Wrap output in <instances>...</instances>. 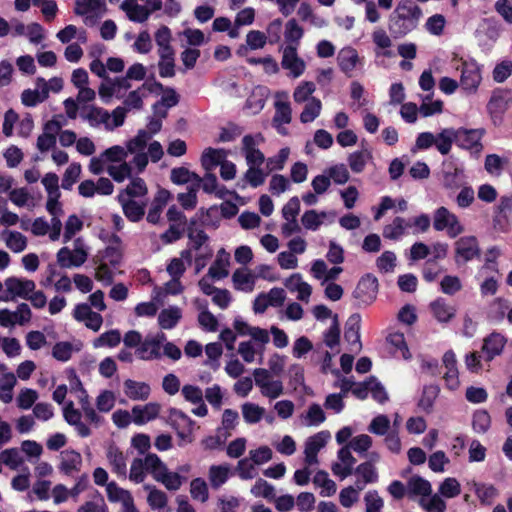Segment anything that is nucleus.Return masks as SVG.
Returning <instances> with one entry per match:
<instances>
[{"mask_svg":"<svg viewBox=\"0 0 512 512\" xmlns=\"http://www.w3.org/2000/svg\"><path fill=\"white\" fill-rule=\"evenodd\" d=\"M135 354L141 360L159 359L161 357L160 341L152 337H146L136 349Z\"/></svg>","mask_w":512,"mask_h":512,"instance_id":"obj_19","label":"nucleus"},{"mask_svg":"<svg viewBox=\"0 0 512 512\" xmlns=\"http://www.w3.org/2000/svg\"><path fill=\"white\" fill-rule=\"evenodd\" d=\"M396 255L392 251H385L376 261L377 268L381 272H392L396 266Z\"/></svg>","mask_w":512,"mask_h":512,"instance_id":"obj_64","label":"nucleus"},{"mask_svg":"<svg viewBox=\"0 0 512 512\" xmlns=\"http://www.w3.org/2000/svg\"><path fill=\"white\" fill-rule=\"evenodd\" d=\"M355 473L362 478V480L357 479L355 482V486L358 490H363L366 484L374 483L378 479L377 471L370 461H366L358 465L355 469Z\"/></svg>","mask_w":512,"mask_h":512,"instance_id":"obj_23","label":"nucleus"},{"mask_svg":"<svg viewBox=\"0 0 512 512\" xmlns=\"http://www.w3.org/2000/svg\"><path fill=\"white\" fill-rule=\"evenodd\" d=\"M433 94L434 92L428 93L421 98V105L418 107V114L423 117L437 115L443 111V101L441 99H434Z\"/></svg>","mask_w":512,"mask_h":512,"instance_id":"obj_25","label":"nucleus"},{"mask_svg":"<svg viewBox=\"0 0 512 512\" xmlns=\"http://www.w3.org/2000/svg\"><path fill=\"white\" fill-rule=\"evenodd\" d=\"M6 292L9 295L5 297H0L2 301H10L14 300L16 297H20L22 299H28L29 294L32 293L36 284L33 280L17 278V277H8L5 280Z\"/></svg>","mask_w":512,"mask_h":512,"instance_id":"obj_6","label":"nucleus"},{"mask_svg":"<svg viewBox=\"0 0 512 512\" xmlns=\"http://www.w3.org/2000/svg\"><path fill=\"white\" fill-rule=\"evenodd\" d=\"M361 316L354 313L349 316L345 324L344 339L349 344V350L358 353L362 349L360 340Z\"/></svg>","mask_w":512,"mask_h":512,"instance_id":"obj_8","label":"nucleus"},{"mask_svg":"<svg viewBox=\"0 0 512 512\" xmlns=\"http://www.w3.org/2000/svg\"><path fill=\"white\" fill-rule=\"evenodd\" d=\"M232 281L236 290L251 292L254 287V279L250 273H245L241 269L234 271Z\"/></svg>","mask_w":512,"mask_h":512,"instance_id":"obj_37","label":"nucleus"},{"mask_svg":"<svg viewBox=\"0 0 512 512\" xmlns=\"http://www.w3.org/2000/svg\"><path fill=\"white\" fill-rule=\"evenodd\" d=\"M457 133L453 128L443 129L437 136L435 145L442 155L450 152L452 144L456 143Z\"/></svg>","mask_w":512,"mask_h":512,"instance_id":"obj_32","label":"nucleus"},{"mask_svg":"<svg viewBox=\"0 0 512 512\" xmlns=\"http://www.w3.org/2000/svg\"><path fill=\"white\" fill-rule=\"evenodd\" d=\"M507 339L498 332H493L483 339L481 352L486 362L492 361L499 356L506 345Z\"/></svg>","mask_w":512,"mask_h":512,"instance_id":"obj_9","label":"nucleus"},{"mask_svg":"<svg viewBox=\"0 0 512 512\" xmlns=\"http://www.w3.org/2000/svg\"><path fill=\"white\" fill-rule=\"evenodd\" d=\"M420 505L427 512H444L446 509L444 500L438 494L421 497Z\"/></svg>","mask_w":512,"mask_h":512,"instance_id":"obj_43","label":"nucleus"},{"mask_svg":"<svg viewBox=\"0 0 512 512\" xmlns=\"http://www.w3.org/2000/svg\"><path fill=\"white\" fill-rule=\"evenodd\" d=\"M181 317V310L178 307H169L159 313L158 323L162 329L170 330L178 324Z\"/></svg>","mask_w":512,"mask_h":512,"instance_id":"obj_30","label":"nucleus"},{"mask_svg":"<svg viewBox=\"0 0 512 512\" xmlns=\"http://www.w3.org/2000/svg\"><path fill=\"white\" fill-rule=\"evenodd\" d=\"M118 201L122 206L123 214L130 222H139L145 215L146 203H138L133 198L127 199L122 193L118 195Z\"/></svg>","mask_w":512,"mask_h":512,"instance_id":"obj_16","label":"nucleus"},{"mask_svg":"<svg viewBox=\"0 0 512 512\" xmlns=\"http://www.w3.org/2000/svg\"><path fill=\"white\" fill-rule=\"evenodd\" d=\"M38 398V393L34 389L24 388L17 397V406L20 409H30Z\"/></svg>","mask_w":512,"mask_h":512,"instance_id":"obj_57","label":"nucleus"},{"mask_svg":"<svg viewBox=\"0 0 512 512\" xmlns=\"http://www.w3.org/2000/svg\"><path fill=\"white\" fill-rule=\"evenodd\" d=\"M121 193L126 194L130 198L144 197L148 193V188L142 178L135 177Z\"/></svg>","mask_w":512,"mask_h":512,"instance_id":"obj_45","label":"nucleus"},{"mask_svg":"<svg viewBox=\"0 0 512 512\" xmlns=\"http://www.w3.org/2000/svg\"><path fill=\"white\" fill-rule=\"evenodd\" d=\"M315 91V84L310 81L301 83L293 93L294 101L297 103L306 102Z\"/></svg>","mask_w":512,"mask_h":512,"instance_id":"obj_63","label":"nucleus"},{"mask_svg":"<svg viewBox=\"0 0 512 512\" xmlns=\"http://www.w3.org/2000/svg\"><path fill=\"white\" fill-rule=\"evenodd\" d=\"M281 66L285 70H289L294 78L300 77L306 68V64L297 54V47L293 44H287L283 50Z\"/></svg>","mask_w":512,"mask_h":512,"instance_id":"obj_7","label":"nucleus"},{"mask_svg":"<svg viewBox=\"0 0 512 512\" xmlns=\"http://www.w3.org/2000/svg\"><path fill=\"white\" fill-rule=\"evenodd\" d=\"M6 245L13 252L20 253L27 247V238L20 232L11 231L6 238Z\"/></svg>","mask_w":512,"mask_h":512,"instance_id":"obj_55","label":"nucleus"},{"mask_svg":"<svg viewBox=\"0 0 512 512\" xmlns=\"http://www.w3.org/2000/svg\"><path fill=\"white\" fill-rule=\"evenodd\" d=\"M121 342V334L117 329H112L102 333L98 338H96L93 342V346L95 348L98 347H116Z\"/></svg>","mask_w":512,"mask_h":512,"instance_id":"obj_40","label":"nucleus"},{"mask_svg":"<svg viewBox=\"0 0 512 512\" xmlns=\"http://www.w3.org/2000/svg\"><path fill=\"white\" fill-rule=\"evenodd\" d=\"M491 424V418L487 411L477 410L473 415L472 426L475 432L485 433Z\"/></svg>","mask_w":512,"mask_h":512,"instance_id":"obj_56","label":"nucleus"},{"mask_svg":"<svg viewBox=\"0 0 512 512\" xmlns=\"http://www.w3.org/2000/svg\"><path fill=\"white\" fill-rule=\"evenodd\" d=\"M358 60V52L352 47H345L341 49L337 56L339 68L345 74H349L355 69Z\"/></svg>","mask_w":512,"mask_h":512,"instance_id":"obj_21","label":"nucleus"},{"mask_svg":"<svg viewBox=\"0 0 512 512\" xmlns=\"http://www.w3.org/2000/svg\"><path fill=\"white\" fill-rule=\"evenodd\" d=\"M433 316L439 322H449L456 314L454 306L449 305L443 299H437L430 304Z\"/></svg>","mask_w":512,"mask_h":512,"instance_id":"obj_26","label":"nucleus"},{"mask_svg":"<svg viewBox=\"0 0 512 512\" xmlns=\"http://www.w3.org/2000/svg\"><path fill=\"white\" fill-rule=\"evenodd\" d=\"M107 458L112 466L113 473L119 477H126V460L123 453L115 446H110L107 451Z\"/></svg>","mask_w":512,"mask_h":512,"instance_id":"obj_28","label":"nucleus"},{"mask_svg":"<svg viewBox=\"0 0 512 512\" xmlns=\"http://www.w3.org/2000/svg\"><path fill=\"white\" fill-rule=\"evenodd\" d=\"M121 8L126 11L129 20L133 22L143 23L151 14V10H148L147 7L139 4H128L127 1L121 4Z\"/></svg>","mask_w":512,"mask_h":512,"instance_id":"obj_34","label":"nucleus"},{"mask_svg":"<svg viewBox=\"0 0 512 512\" xmlns=\"http://www.w3.org/2000/svg\"><path fill=\"white\" fill-rule=\"evenodd\" d=\"M325 216V212L318 214L316 210H308L302 215L301 222L306 229L315 231L321 226V218Z\"/></svg>","mask_w":512,"mask_h":512,"instance_id":"obj_54","label":"nucleus"},{"mask_svg":"<svg viewBox=\"0 0 512 512\" xmlns=\"http://www.w3.org/2000/svg\"><path fill=\"white\" fill-rule=\"evenodd\" d=\"M386 340L394 348L393 354L396 357H402L405 360L412 358L403 332L390 333Z\"/></svg>","mask_w":512,"mask_h":512,"instance_id":"obj_24","label":"nucleus"},{"mask_svg":"<svg viewBox=\"0 0 512 512\" xmlns=\"http://www.w3.org/2000/svg\"><path fill=\"white\" fill-rule=\"evenodd\" d=\"M304 35L303 28L298 24L296 19L292 18L285 24L284 37L288 44L298 47L301 38Z\"/></svg>","mask_w":512,"mask_h":512,"instance_id":"obj_36","label":"nucleus"},{"mask_svg":"<svg viewBox=\"0 0 512 512\" xmlns=\"http://www.w3.org/2000/svg\"><path fill=\"white\" fill-rule=\"evenodd\" d=\"M242 414L247 423L254 424L261 420L264 409L253 403H245L242 405Z\"/></svg>","mask_w":512,"mask_h":512,"instance_id":"obj_53","label":"nucleus"},{"mask_svg":"<svg viewBox=\"0 0 512 512\" xmlns=\"http://www.w3.org/2000/svg\"><path fill=\"white\" fill-rule=\"evenodd\" d=\"M455 251V258L457 263H464L472 260L479 253V247L476 238L473 236L461 237L455 243Z\"/></svg>","mask_w":512,"mask_h":512,"instance_id":"obj_13","label":"nucleus"},{"mask_svg":"<svg viewBox=\"0 0 512 512\" xmlns=\"http://www.w3.org/2000/svg\"><path fill=\"white\" fill-rule=\"evenodd\" d=\"M512 103V92L509 89H495L487 104V109L494 123L501 121Z\"/></svg>","mask_w":512,"mask_h":512,"instance_id":"obj_4","label":"nucleus"},{"mask_svg":"<svg viewBox=\"0 0 512 512\" xmlns=\"http://www.w3.org/2000/svg\"><path fill=\"white\" fill-rule=\"evenodd\" d=\"M144 466L147 472H150L154 479L160 472L166 470V465L161 461L159 456L154 453H148L143 459Z\"/></svg>","mask_w":512,"mask_h":512,"instance_id":"obj_51","label":"nucleus"},{"mask_svg":"<svg viewBox=\"0 0 512 512\" xmlns=\"http://www.w3.org/2000/svg\"><path fill=\"white\" fill-rule=\"evenodd\" d=\"M160 412V405L157 403H148L144 406H134L132 408L133 422L137 425H143L146 422L155 419Z\"/></svg>","mask_w":512,"mask_h":512,"instance_id":"obj_18","label":"nucleus"},{"mask_svg":"<svg viewBox=\"0 0 512 512\" xmlns=\"http://www.w3.org/2000/svg\"><path fill=\"white\" fill-rule=\"evenodd\" d=\"M125 394L132 400H147L150 396V386L145 382L127 379L124 382Z\"/></svg>","mask_w":512,"mask_h":512,"instance_id":"obj_22","label":"nucleus"},{"mask_svg":"<svg viewBox=\"0 0 512 512\" xmlns=\"http://www.w3.org/2000/svg\"><path fill=\"white\" fill-rule=\"evenodd\" d=\"M329 436L327 431H321L308 438L304 450L307 465L318 463V452L326 445Z\"/></svg>","mask_w":512,"mask_h":512,"instance_id":"obj_12","label":"nucleus"},{"mask_svg":"<svg viewBox=\"0 0 512 512\" xmlns=\"http://www.w3.org/2000/svg\"><path fill=\"white\" fill-rule=\"evenodd\" d=\"M371 158V152L367 149L353 152L348 157V163L351 170L360 173L364 170L367 159Z\"/></svg>","mask_w":512,"mask_h":512,"instance_id":"obj_41","label":"nucleus"},{"mask_svg":"<svg viewBox=\"0 0 512 512\" xmlns=\"http://www.w3.org/2000/svg\"><path fill=\"white\" fill-rule=\"evenodd\" d=\"M226 157V153L223 149L206 148L201 155L202 167L209 171L216 166L220 165Z\"/></svg>","mask_w":512,"mask_h":512,"instance_id":"obj_27","label":"nucleus"},{"mask_svg":"<svg viewBox=\"0 0 512 512\" xmlns=\"http://www.w3.org/2000/svg\"><path fill=\"white\" fill-rule=\"evenodd\" d=\"M321 108V101L314 97L311 98L300 114V121L302 123H310L314 121L319 116Z\"/></svg>","mask_w":512,"mask_h":512,"instance_id":"obj_39","label":"nucleus"},{"mask_svg":"<svg viewBox=\"0 0 512 512\" xmlns=\"http://www.w3.org/2000/svg\"><path fill=\"white\" fill-rule=\"evenodd\" d=\"M456 144L464 149L471 150L475 153H479L482 149L480 140L482 138V132L478 129H457Z\"/></svg>","mask_w":512,"mask_h":512,"instance_id":"obj_14","label":"nucleus"},{"mask_svg":"<svg viewBox=\"0 0 512 512\" xmlns=\"http://www.w3.org/2000/svg\"><path fill=\"white\" fill-rule=\"evenodd\" d=\"M156 481L165 485L168 490H178L182 485L181 476L175 472H169L167 469L160 472L155 478Z\"/></svg>","mask_w":512,"mask_h":512,"instance_id":"obj_49","label":"nucleus"},{"mask_svg":"<svg viewBox=\"0 0 512 512\" xmlns=\"http://www.w3.org/2000/svg\"><path fill=\"white\" fill-rule=\"evenodd\" d=\"M229 476V469L225 466L219 465H213L209 469V479L211 486L214 489L219 488L222 486L227 480Z\"/></svg>","mask_w":512,"mask_h":512,"instance_id":"obj_44","label":"nucleus"},{"mask_svg":"<svg viewBox=\"0 0 512 512\" xmlns=\"http://www.w3.org/2000/svg\"><path fill=\"white\" fill-rule=\"evenodd\" d=\"M81 174V165L79 163H72L65 171L61 187L64 190L72 189L73 185L77 182Z\"/></svg>","mask_w":512,"mask_h":512,"instance_id":"obj_52","label":"nucleus"},{"mask_svg":"<svg viewBox=\"0 0 512 512\" xmlns=\"http://www.w3.org/2000/svg\"><path fill=\"white\" fill-rule=\"evenodd\" d=\"M446 20L441 14H435L429 17L424 25V28L432 35L439 36L442 34Z\"/></svg>","mask_w":512,"mask_h":512,"instance_id":"obj_61","label":"nucleus"},{"mask_svg":"<svg viewBox=\"0 0 512 512\" xmlns=\"http://www.w3.org/2000/svg\"><path fill=\"white\" fill-rule=\"evenodd\" d=\"M433 227L436 231H446L451 238H455L463 232V226L457 216L445 207H440L435 211Z\"/></svg>","mask_w":512,"mask_h":512,"instance_id":"obj_3","label":"nucleus"},{"mask_svg":"<svg viewBox=\"0 0 512 512\" xmlns=\"http://www.w3.org/2000/svg\"><path fill=\"white\" fill-rule=\"evenodd\" d=\"M276 112L273 117V122L279 124H289L291 122V107L287 102H276Z\"/></svg>","mask_w":512,"mask_h":512,"instance_id":"obj_58","label":"nucleus"},{"mask_svg":"<svg viewBox=\"0 0 512 512\" xmlns=\"http://www.w3.org/2000/svg\"><path fill=\"white\" fill-rule=\"evenodd\" d=\"M229 265V254L222 248L218 252V257L215 262L210 266L208 274L214 279H222L228 276L229 272L227 266Z\"/></svg>","mask_w":512,"mask_h":512,"instance_id":"obj_29","label":"nucleus"},{"mask_svg":"<svg viewBox=\"0 0 512 512\" xmlns=\"http://www.w3.org/2000/svg\"><path fill=\"white\" fill-rule=\"evenodd\" d=\"M190 493L194 500H199L202 503L206 502L209 498L208 486L204 479L195 478L190 483Z\"/></svg>","mask_w":512,"mask_h":512,"instance_id":"obj_46","label":"nucleus"},{"mask_svg":"<svg viewBox=\"0 0 512 512\" xmlns=\"http://www.w3.org/2000/svg\"><path fill=\"white\" fill-rule=\"evenodd\" d=\"M416 26V5L412 0H401L390 15L389 31L394 37H402Z\"/></svg>","mask_w":512,"mask_h":512,"instance_id":"obj_1","label":"nucleus"},{"mask_svg":"<svg viewBox=\"0 0 512 512\" xmlns=\"http://www.w3.org/2000/svg\"><path fill=\"white\" fill-rule=\"evenodd\" d=\"M79 398V404L81 406L82 411L85 414V417L88 421L94 424H99L102 420L101 416H99L95 409L93 408L90 400L89 395L86 390L82 391V395L78 396Z\"/></svg>","mask_w":512,"mask_h":512,"instance_id":"obj_42","label":"nucleus"},{"mask_svg":"<svg viewBox=\"0 0 512 512\" xmlns=\"http://www.w3.org/2000/svg\"><path fill=\"white\" fill-rule=\"evenodd\" d=\"M439 492L446 498H454L461 492L460 484L455 478H446L441 483Z\"/></svg>","mask_w":512,"mask_h":512,"instance_id":"obj_60","label":"nucleus"},{"mask_svg":"<svg viewBox=\"0 0 512 512\" xmlns=\"http://www.w3.org/2000/svg\"><path fill=\"white\" fill-rule=\"evenodd\" d=\"M455 69L460 71V87L466 93H476L482 81L481 68L478 63L475 60L460 59L459 63L455 65Z\"/></svg>","mask_w":512,"mask_h":512,"instance_id":"obj_2","label":"nucleus"},{"mask_svg":"<svg viewBox=\"0 0 512 512\" xmlns=\"http://www.w3.org/2000/svg\"><path fill=\"white\" fill-rule=\"evenodd\" d=\"M82 228L83 222L80 218L75 214L70 215L65 223L64 242L71 240Z\"/></svg>","mask_w":512,"mask_h":512,"instance_id":"obj_59","label":"nucleus"},{"mask_svg":"<svg viewBox=\"0 0 512 512\" xmlns=\"http://www.w3.org/2000/svg\"><path fill=\"white\" fill-rule=\"evenodd\" d=\"M442 361L446 370L443 376L446 382V386L450 390H455L458 388L460 384L459 373L457 368V359L455 353L451 350L447 351L443 355Z\"/></svg>","mask_w":512,"mask_h":512,"instance_id":"obj_15","label":"nucleus"},{"mask_svg":"<svg viewBox=\"0 0 512 512\" xmlns=\"http://www.w3.org/2000/svg\"><path fill=\"white\" fill-rule=\"evenodd\" d=\"M440 392L437 384L426 385L423 388L422 396L419 405L426 411H431L434 402L436 401Z\"/></svg>","mask_w":512,"mask_h":512,"instance_id":"obj_38","label":"nucleus"},{"mask_svg":"<svg viewBox=\"0 0 512 512\" xmlns=\"http://www.w3.org/2000/svg\"><path fill=\"white\" fill-rule=\"evenodd\" d=\"M243 132V129L233 123L230 122L227 127L221 128V132L219 134V137L217 139V142H232L234 141L238 136H240Z\"/></svg>","mask_w":512,"mask_h":512,"instance_id":"obj_62","label":"nucleus"},{"mask_svg":"<svg viewBox=\"0 0 512 512\" xmlns=\"http://www.w3.org/2000/svg\"><path fill=\"white\" fill-rule=\"evenodd\" d=\"M512 75V61L509 59L497 63L492 71V78L496 83L505 82Z\"/></svg>","mask_w":512,"mask_h":512,"instance_id":"obj_48","label":"nucleus"},{"mask_svg":"<svg viewBox=\"0 0 512 512\" xmlns=\"http://www.w3.org/2000/svg\"><path fill=\"white\" fill-rule=\"evenodd\" d=\"M102 0H76L74 13L76 15L84 16L88 13L95 12L104 6Z\"/></svg>","mask_w":512,"mask_h":512,"instance_id":"obj_50","label":"nucleus"},{"mask_svg":"<svg viewBox=\"0 0 512 512\" xmlns=\"http://www.w3.org/2000/svg\"><path fill=\"white\" fill-rule=\"evenodd\" d=\"M170 179L174 184L183 185L190 181L196 182L200 186L202 178L195 172H191L186 167H176L171 170Z\"/></svg>","mask_w":512,"mask_h":512,"instance_id":"obj_31","label":"nucleus"},{"mask_svg":"<svg viewBox=\"0 0 512 512\" xmlns=\"http://www.w3.org/2000/svg\"><path fill=\"white\" fill-rule=\"evenodd\" d=\"M444 185L447 188H459L464 184L465 175L464 169L458 166H450L444 172Z\"/></svg>","mask_w":512,"mask_h":512,"instance_id":"obj_35","label":"nucleus"},{"mask_svg":"<svg viewBox=\"0 0 512 512\" xmlns=\"http://www.w3.org/2000/svg\"><path fill=\"white\" fill-rule=\"evenodd\" d=\"M340 324L338 315L335 314L332 317V324L329 329L324 333V342L327 347L334 348L340 342Z\"/></svg>","mask_w":512,"mask_h":512,"instance_id":"obj_47","label":"nucleus"},{"mask_svg":"<svg viewBox=\"0 0 512 512\" xmlns=\"http://www.w3.org/2000/svg\"><path fill=\"white\" fill-rule=\"evenodd\" d=\"M313 483L322 488L320 495L323 497H329L336 493V483L329 478L328 473L324 470L316 472Z\"/></svg>","mask_w":512,"mask_h":512,"instance_id":"obj_33","label":"nucleus"},{"mask_svg":"<svg viewBox=\"0 0 512 512\" xmlns=\"http://www.w3.org/2000/svg\"><path fill=\"white\" fill-rule=\"evenodd\" d=\"M378 293V280L371 274L363 275L353 291V297L365 305L372 304Z\"/></svg>","mask_w":512,"mask_h":512,"instance_id":"obj_5","label":"nucleus"},{"mask_svg":"<svg viewBox=\"0 0 512 512\" xmlns=\"http://www.w3.org/2000/svg\"><path fill=\"white\" fill-rule=\"evenodd\" d=\"M60 471L65 475H71L75 471H79L82 464V456L75 450H66L61 452Z\"/></svg>","mask_w":512,"mask_h":512,"instance_id":"obj_20","label":"nucleus"},{"mask_svg":"<svg viewBox=\"0 0 512 512\" xmlns=\"http://www.w3.org/2000/svg\"><path fill=\"white\" fill-rule=\"evenodd\" d=\"M57 263L61 268L80 267L87 260V252L83 248L71 251L68 247H62L57 252Z\"/></svg>","mask_w":512,"mask_h":512,"instance_id":"obj_10","label":"nucleus"},{"mask_svg":"<svg viewBox=\"0 0 512 512\" xmlns=\"http://www.w3.org/2000/svg\"><path fill=\"white\" fill-rule=\"evenodd\" d=\"M448 254V244L435 242L431 245L418 242V260L426 259L432 261H441Z\"/></svg>","mask_w":512,"mask_h":512,"instance_id":"obj_17","label":"nucleus"},{"mask_svg":"<svg viewBox=\"0 0 512 512\" xmlns=\"http://www.w3.org/2000/svg\"><path fill=\"white\" fill-rule=\"evenodd\" d=\"M36 85L37 88L41 89V91L38 89H25L21 93V102L24 106L35 107L39 103L44 102L49 97L48 83L44 78L38 77L36 80Z\"/></svg>","mask_w":512,"mask_h":512,"instance_id":"obj_11","label":"nucleus"}]
</instances>
